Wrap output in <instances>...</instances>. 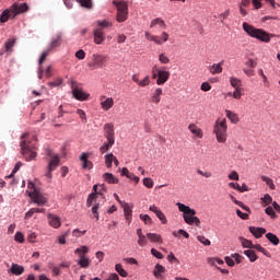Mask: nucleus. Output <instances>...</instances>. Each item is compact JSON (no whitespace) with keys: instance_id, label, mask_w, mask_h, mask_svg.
I'll use <instances>...</instances> for the list:
<instances>
[{"instance_id":"obj_24","label":"nucleus","mask_w":280,"mask_h":280,"mask_svg":"<svg viewBox=\"0 0 280 280\" xmlns=\"http://www.w3.org/2000/svg\"><path fill=\"white\" fill-rule=\"evenodd\" d=\"M188 130H190L191 135H195V137H197V139H202V137H205L202 129L197 127L196 124L188 125Z\"/></svg>"},{"instance_id":"obj_55","label":"nucleus","mask_w":280,"mask_h":280,"mask_svg":"<svg viewBox=\"0 0 280 280\" xmlns=\"http://www.w3.org/2000/svg\"><path fill=\"white\" fill-rule=\"evenodd\" d=\"M77 115H79L81 121H83V124H86L88 119H86V113L83 109H77Z\"/></svg>"},{"instance_id":"obj_61","label":"nucleus","mask_w":280,"mask_h":280,"mask_svg":"<svg viewBox=\"0 0 280 280\" xmlns=\"http://www.w3.org/2000/svg\"><path fill=\"white\" fill-rule=\"evenodd\" d=\"M261 201L265 203V205H272V197L268 194H266L262 198H261Z\"/></svg>"},{"instance_id":"obj_34","label":"nucleus","mask_w":280,"mask_h":280,"mask_svg":"<svg viewBox=\"0 0 280 280\" xmlns=\"http://www.w3.org/2000/svg\"><path fill=\"white\" fill-rule=\"evenodd\" d=\"M266 237L273 246H279L280 240L279 236H277V234H272L269 232L266 234Z\"/></svg>"},{"instance_id":"obj_27","label":"nucleus","mask_w":280,"mask_h":280,"mask_svg":"<svg viewBox=\"0 0 280 280\" xmlns=\"http://www.w3.org/2000/svg\"><path fill=\"white\" fill-rule=\"evenodd\" d=\"M48 222L50 226H52V229H60V218H58L57 215L49 213Z\"/></svg>"},{"instance_id":"obj_7","label":"nucleus","mask_w":280,"mask_h":280,"mask_svg":"<svg viewBox=\"0 0 280 280\" xmlns=\"http://www.w3.org/2000/svg\"><path fill=\"white\" fill-rule=\"evenodd\" d=\"M70 86L74 100H78L79 102H86V100H89L90 94L84 92V90L78 85V82L70 80Z\"/></svg>"},{"instance_id":"obj_57","label":"nucleus","mask_w":280,"mask_h":280,"mask_svg":"<svg viewBox=\"0 0 280 280\" xmlns=\"http://www.w3.org/2000/svg\"><path fill=\"white\" fill-rule=\"evenodd\" d=\"M245 67H248V69H255V67H257V61H255L254 59L249 58L245 62Z\"/></svg>"},{"instance_id":"obj_1","label":"nucleus","mask_w":280,"mask_h":280,"mask_svg":"<svg viewBox=\"0 0 280 280\" xmlns=\"http://www.w3.org/2000/svg\"><path fill=\"white\" fill-rule=\"evenodd\" d=\"M20 147L25 161H34V159L37 156L36 143L30 141V133L26 132L22 135Z\"/></svg>"},{"instance_id":"obj_50","label":"nucleus","mask_w":280,"mask_h":280,"mask_svg":"<svg viewBox=\"0 0 280 280\" xmlns=\"http://www.w3.org/2000/svg\"><path fill=\"white\" fill-rule=\"evenodd\" d=\"M159 61L161 65H170V57L162 52L159 55Z\"/></svg>"},{"instance_id":"obj_42","label":"nucleus","mask_w":280,"mask_h":280,"mask_svg":"<svg viewBox=\"0 0 280 280\" xmlns=\"http://www.w3.org/2000/svg\"><path fill=\"white\" fill-rule=\"evenodd\" d=\"M115 161V155L113 153L105 155V165L106 167L110 168L113 167V163Z\"/></svg>"},{"instance_id":"obj_14","label":"nucleus","mask_w":280,"mask_h":280,"mask_svg":"<svg viewBox=\"0 0 280 280\" xmlns=\"http://www.w3.org/2000/svg\"><path fill=\"white\" fill-rule=\"evenodd\" d=\"M100 101H101V108H103V110H110V108L115 106V100H113V97L106 98V96H101Z\"/></svg>"},{"instance_id":"obj_35","label":"nucleus","mask_w":280,"mask_h":280,"mask_svg":"<svg viewBox=\"0 0 280 280\" xmlns=\"http://www.w3.org/2000/svg\"><path fill=\"white\" fill-rule=\"evenodd\" d=\"M225 115L228 119H230L231 124H237L240 121V117L234 112L226 109Z\"/></svg>"},{"instance_id":"obj_18","label":"nucleus","mask_w":280,"mask_h":280,"mask_svg":"<svg viewBox=\"0 0 280 280\" xmlns=\"http://www.w3.org/2000/svg\"><path fill=\"white\" fill-rule=\"evenodd\" d=\"M61 43H62V35L57 34L51 38L49 45L47 46V49L51 51V49H56V47H60Z\"/></svg>"},{"instance_id":"obj_47","label":"nucleus","mask_w":280,"mask_h":280,"mask_svg":"<svg viewBox=\"0 0 280 280\" xmlns=\"http://www.w3.org/2000/svg\"><path fill=\"white\" fill-rule=\"evenodd\" d=\"M142 183H143L144 187H147V189H152V187H154V180L150 177L143 178Z\"/></svg>"},{"instance_id":"obj_11","label":"nucleus","mask_w":280,"mask_h":280,"mask_svg":"<svg viewBox=\"0 0 280 280\" xmlns=\"http://www.w3.org/2000/svg\"><path fill=\"white\" fill-rule=\"evenodd\" d=\"M93 191L94 192L90 194L88 197V200H86L88 207H91V205H93V201L97 200V198H102L104 200V194L100 191V185H94Z\"/></svg>"},{"instance_id":"obj_45","label":"nucleus","mask_w":280,"mask_h":280,"mask_svg":"<svg viewBox=\"0 0 280 280\" xmlns=\"http://www.w3.org/2000/svg\"><path fill=\"white\" fill-rule=\"evenodd\" d=\"M265 213H267V215H269L271 218V220H277V212H275V209L272 207H267L265 209Z\"/></svg>"},{"instance_id":"obj_32","label":"nucleus","mask_w":280,"mask_h":280,"mask_svg":"<svg viewBox=\"0 0 280 280\" xmlns=\"http://www.w3.org/2000/svg\"><path fill=\"white\" fill-rule=\"evenodd\" d=\"M147 237L149 241L153 242V243H158V244H163V238L161 237L160 234L156 233H148Z\"/></svg>"},{"instance_id":"obj_38","label":"nucleus","mask_w":280,"mask_h":280,"mask_svg":"<svg viewBox=\"0 0 280 280\" xmlns=\"http://www.w3.org/2000/svg\"><path fill=\"white\" fill-rule=\"evenodd\" d=\"M240 242H241L243 248H249V250H252V248L254 246L253 241L247 240V238L241 236L240 237Z\"/></svg>"},{"instance_id":"obj_62","label":"nucleus","mask_w":280,"mask_h":280,"mask_svg":"<svg viewBox=\"0 0 280 280\" xmlns=\"http://www.w3.org/2000/svg\"><path fill=\"white\" fill-rule=\"evenodd\" d=\"M98 209H100V203H96V205L92 208V213H93L95 220H100V213L97 212Z\"/></svg>"},{"instance_id":"obj_54","label":"nucleus","mask_w":280,"mask_h":280,"mask_svg":"<svg viewBox=\"0 0 280 280\" xmlns=\"http://www.w3.org/2000/svg\"><path fill=\"white\" fill-rule=\"evenodd\" d=\"M60 84H62V79L61 78H58L55 81L48 82V86L50 89H54L56 86H60Z\"/></svg>"},{"instance_id":"obj_33","label":"nucleus","mask_w":280,"mask_h":280,"mask_svg":"<svg viewBox=\"0 0 280 280\" xmlns=\"http://www.w3.org/2000/svg\"><path fill=\"white\" fill-rule=\"evenodd\" d=\"M244 255H246V257H248V259L252 264H255V261L259 259V257L253 249L244 250Z\"/></svg>"},{"instance_id":"obj_9","label":"nucleus","mask_w":280,"mask_h":280,"mask_svg":"<svg viewBox=\"0 0 280 280\" xmlns=\"http://www.w3.org/2000/svg\"><path fill=\"white\" fill-rule=\"evenodd\" d=\"M46 154L50 159L47 165V170H49V172L56 171V167L60 165V158L58 156V154H55L52 150H47Z\"/></svg>"},{"instance_id":"obj_40","label":"nucleus","mask_w":280,"mask_h":280,"mask_svg":"<svg viewBox=\"0 0 280 280\" xmlns=\"http://www.w3.org/2000/svg\"><path fill=\"white\" fill-rule=\"evenodd\" d=\"M254 250H258V253H262V255H265V257H271L270 253L267 252L266 248H264L260 244H256V245H253Z\"/></svg>"},{"instance_id":"obj_31","label":"nucleus","mask_w":280,"mask_h":280,"mask_svg":"<svg viewBox=\"0 0 280 280\" xmlns=\"http://www.w3.org/2000/svg\"><path fill=\"white\" fill-rule=\"evenodd\" d=\"M165 272V267L163 265H155V269L153 271V275L156 279H163V273Z\"/></svg>"},{"instance_id":"obj_5","label":"nucleus","mask_w":280,"mask_h":280,"mask_svg":"<svg viewBox=\"0 0 280 280\" xmlns=\"http://www.w3.org/2000/svg\"><path fill=\"white\" fill-rule=\"evenodd\" d=\"M113 3L117 8V23H125V21H128V2L124 0H113Z\"/></svg>"},{"instance_id":"obj_53","label":"nucleus","mask_w":280,"mask_h":280,"mask_svg":"<svg viewBox=\"0 0 280 280\" xmlns=\"http://www.w3.org/2000/svg\"><path fill=\"white\" fill-rule=\"evenodd\" d=\"M22 165H23V163L18 162V163L15 164V166H14L12 173H11L9 176H7L5 178H13V177H14V174H16V172H19V171L21 170Z\"/></svg>"},{"instance_id":"obj_20","label":"nucleus","mask_w":280,"mask_h":280,"mask_svg":"<svg viewBox=\"0 0 280 280\" xmlns=\"http://www.w3.org/2000/svg\"><path fill=\"white\" fill-rule=\"evenodd\" d=\"M249 233L256 237V240H259L264 235H266V229L265 228H256V226H249L248 228Z\"/></svg>"},{"instance_id":"obj_15","label":"nucleus","mask_w":280,"mask_h":280,"mask_svg":"<svg viewBox=\"0 0 280 280\" xmlns=\"http://www.w3.org/2000/svg\"><path fill=\"white\" fill-rule=\"evenodd\" d=\"M149 210H151L153 213H155L156 218L162 222V224H167V218L165 217V213L159 209L155 205L150 206Z\"/></svg>"},{"instance_id":"obj_41","label":"nucleus","mask_w":280,"mask_h":280,"mask_svg":"<svg viewBox=\"0 0 280 280\" xmlns=\"http://www.w3.org/2000/svg\"><path fill=\"white\" fill-rule=\"evenodd\" d=\"M81 8H86V10H91L93 8V0H77Z\"/></svg>"},{"instance_id":"obj_58","label":"nucleus","mask_w":280,"mask_h":280,"mask_svg":"<svg viewBox=\"0 0 280 280\" xmlns=\"http://www.w3.org/2000/svg\"><path fill=\"white\" fill-rule=\"evenodd\" d=\"M36 211H38V208H32L30 209L24 217V220H30V218H32L34 215V213H36Z\"/></svg>"},{"instance_id":"obj_36","label":"nucleus","mask_w":280,"mask_h":280,"mask_svg":"<svg viewBox=\"0 0 280 280\" xmlns=\"http://www.w3.org/2000/svg\"><path fill=\"white\" fill-rule=\"evenodd\" d=\"M112 145H115V142L112 140H107L106 142H104V144L100 148L101 154H105V152H108Z\"/></svg>"},{"instance_id":"obj_6","label":"nucleus","mask_w":280,"mask_h":280,"mask_svg":"<svg viewBox=\"0 0 280 280\" xmlns=\"http://www.w3.org/2000/svg\"><path fill=\"white\" fill-rule=\"evenodd\" d=\"M108 60H109L108 55L93 54L92 60L90 63H88V66L91 67L92 69H104Z\"/></svg>"},{"instance_id":"obj_39","label":"nucleus","mask_w":280,"mask_h":280,"mask_svg":"<svg viewBox=\"0 0 280 280\" xmlns=\"http://www.w3.org/2000/svg\"><path fill=\"white\" fill-rule=\"evenodd\" d=\"M261 180H262L264 183H266V185L269 187V189H271V190H275V189H276L275 182L272 180V178L262 175V176H261Z\"/></svg>"},{"instance_id":"obj_10","label":"nucleus","mask_w":280,"mask_h":280,"mask_svg":"<svg viewBox=\"0 0 280 280\" xmlns=\"http://www.w3.org/2000/svg\"><path fill=\"white\" fill-rule=\"evenodd\" d=\"M30 198H32L33 202L35 205H38V207H43V205H46L47 198L40 194L37 189H34L33 191L30 192Z\"/></svg>"},{"instance_id":"obj_59","label":"nucleus","mask_w":280,"mask_h":280,"mask_svg":"<svg viewBox=\"0 0 280 280\" xmlns=\"http://www.w3.org/2000/svg\"><path fill=\"white\" fill-rule=\"evenodd\" d=\"M140 220H142L144 224H152V218L148 214H140Z\"/></svg>"},{"instance_id":"obj_56","label":"nucleus","mask_w":280,"mask_h":280,"mask_svg":"<svg viewBox=\"0 0 280 280\" xmlns=\"http://www.w3.org/2000/svg\"><path fill=\"white\" fill-rule=\"evenodd\" d=\"M15 242L23 244L25 242V236L21 232H16L14 236Z\"/></svg>"},{"instance_id":"obj_29","label":"nucleus","mask_w":280,"mask_h":280,"mask_svg":"<svg viewBox=\"0 0 280 280\" xmlns=\"http://www.w3.org/2000/svg\"><path fill=\"white\" fill-rule=\"evenodd\" d=\"M159 26L160 30H165V27H167V25L165 24V21H163V19L161 18H155L151 21L150 27H155Z\"/></svg>"},{"instance_id":"obj_17","label":"nucleus","mask_w":280,"mask_h":280,"mask_svg":"<svg viewBox=\"0 0 280 280\" xmlns=\"http://www.w3.org/2000/svg\"><path fill=\"white\" fill-rule=\"evenodd\" d=\"M9 272L11 275H14L15 277H21V275H23V272H25V267L13 262L9 269Z\"/></svg>"},{"instance_id":"obj_44","label":"nucleus","mask_w":280,"mask_h":280,"mask_svg":"<svg viewBox=\"0 0 280 280\" xmlns=\"http://www.w3.org/2000/svg\"><path fill=\"white\" fill-rule=\"evenodd\" d=\"M115 270H116V272H118V275L120 277H128V272L125 270V268L121 266V264H117L115 266Z\"/></svg>"},{"instance_id":"obj_43","label":"nucleus","mask_w":280,"mask_h":280,"mask_svg":"<svg viewBox=\"0 0 280 280\" xmlns=\"http://www.w3.org/2000/svg\"><path fill=\"white\" fill-rule=\"evenodd\" d=\"M230 84L231 86H233V89L237 90L241 89L242 86V80H240L238 78H230Z\"/></svg>"},{"instance_id":"obj_23","label":"nucleus","mask_w":280,"mask_h":280,"mask_svg":"<svg viewBox=\"0 0 280 280\" xmlns=\"http://www.w3.org/2000/svg\"><path fill=\"white\" fill-rule=\"evenodd\" d=\"M161 95H163V89H155L154 92L151 94L152 104H161Z\"/></svg>"},{"instance_id":"obj_16","label":"nucleus","mask_w":280,"mask_h":280,"mask_svg":"<svg viewBox=\"0 0 280 280\" xmlns=\"http://www.w3.org/2000/svg\"><path fill=\"white\" fill-rule=\"evenodd\" d=\"M11 10H13V19L16 16V14H23V12H27V10H30V7L27 5V3H22V4H18L14 3L11 7Z\"/></svg>"},{"instance_id":"obj_48","label":"nucleus","mask_w":280,"mask_h":280,"mask_svg":"<svg viewBox=\"0 0 280 280\" xmlns=\"http://www.w3.org/2000/svg\"><path fill=\"white\" fill-rule=\"evenodd\" d=\"M74 253H75V255H79V257H80L81 255H86V253H89V247H86L85 245H83V246L77 248V249L74 250Z\"/></svg>"},{"instance_id":"obj_52","label":"nucleus","mask_w":280,"mask_h":280,"mask_svg":"<svg viewBox=\"0 0 280 280\" xmlns=\"http://www.w3.org/2000/svg\"><path fill=\"white\" fill-rule=\"evenodd\" d=\"M178 235H183V237H185L186 240H189V233H187V231H185V230H179L178 232H176V231L173 232L174 237H178Z\"/></svg>"},{"instance_id":"obj_12","label":"nucleus","mask_w":280,"mask_h":280,"mask_svg":"<svg viewBox=\"0 0 280 280\" xmlns=\"http://www.w3.org/2000/svg\"><path fill=\"white\" fill-rule=\"evenodd\" d=\"M104 137L107 141H114L115 142V127L113 124H105L104 125Z\"/></svg>"},{"instance_id":"obj_2","label":"nucleus","mask_w":280,"mask_h":280,"mask_svg":"<svg viewBox=\"0 0 280 280\" xmlns=\"http://www.w3.org/2000/svg\"><path fill=\"white\" fill-rule=\"evenodd\" d=\"M243 30L247 35L250 36V38H256L261 43H269L270 38L272 37V35H270V33L266 32L264 28H255V26L246 22L243 23Z\"/></svg>"},{"instance_id":"obj_19","label":"nucleus","mask_w":280,"mask_h":280,"mask_svg":"<svg viewBox=\"0 0 280 280\" xmlns=\"http://www.w3.org/2000/svg\"><path fill=\"white\" fill-rule=\"evenodd\" d=\"M93 36H94V43L95 45H102L104 43V31L102 28H95L93 31Z\"/></svg>"},{"instance_id":"obj_49","label":"nucleus","mask_w":280,"mask_h":280,"mask_svg":"<svg viewBox=\"0 0 280 280\" xmlns=\"http://www.w3.org/2000/svg\"><path fill=\"white\" fill-rule=\"evenodd\" d=\"M197 240H198V242H200V244H203V246H211V241H209V238H207L202 235H198Z\"/></svg>"},{"instance_id":"obj_30","label":"nucleus","mask_w":280,"mask_h":280,"mask_svg":"<svg viewBox=\"0 0 280 280\" xmlns=\"http://www.w3.org/2000/svg\"><path fill=\"white\" fill-rule=\"evenodd\" d=\"M78 265L80 268H89V266H91V259H89L86 255H81L79 257Z\"/></svg>"},{"instance_id":"obj_26","label":"nucleus","mask_w":280,"mask_h":280,"mask_svg":"<svg viewBox=\"0 0 280 280\" xmlns=\"http://www.w3.org/2000/svg\"><path fill=\"white\" fill-rule=\"evenodd\" d=\"M122 209H124V215L127 222H132V208H130V205L124 202L122 203Z\"/></svg>"},{"instance_id":"obj_3","label":"nucleus","mask_w":280,"mask_h":280,"mask_svg":"<svg viewBox=\"0 0 280 280\" xmlns=\"http://www.w3.org/2000/svg\"><path fill=\"white\" fill-rule=\"evenodd\" d=\"M178 211L183 213L184 221L186 224L190 226L195 224V226H200V219L196 217V210L191 209L189 206H185V203L177 202Z\"/></svg>"},{"instance_id":"obj_37","label":"nucleus","mask_w":280,"mask_h":280,"mask_svg":"<svg viewBox=\"0 0 280 280\" xmlns=\"http://www.w3.org/2000/svg\"><path fill=\"white\" fill-rule=\"evenodd\" d=\"M97 30H102L104 32V30L108 28V27H113V22H108L107 20H103V21H97Z\"/></svg>"},{"instance_id":"obj_64","label":"nucleus","mask_w":280,"mask_h":280,"mask_svg":"<svg viewBox=\"0 0 280 280\" xmlns=\"http://www.w3.org/2000/svg\"><path fill=\"white\" fill-rule=\"evenodd\" d=\"M138 244L143 247V246H148V238H145V235L144 236H140L138 238Z\"/></svg>"},{"instance_id":"obj_8","label":"nucleus","mask_w":280,"mask_h":280,"mask_svg":"<svg viewBox=\"0 0 280 280\" xmlns=\"http://www.w3.org/2000/svg\"><path fill=\"white\" fill-rule=\"evenodd\" d=\"M144 37L147 40L155 43V45H163V43H167V40H170V34H167V32H162L161 36L152 35L150 32H145Z\"/></svg>"},{"instance_id":"obj_46","label":"nucleus","mask_w":280,"mask_h":280,"mask_svg":"<svg viewBox=\"0 0 280 280\" xmlns=\"http://www.w3.org/2000/svg\"><path fill=\"white\" fill-rule=\"evenodd\" d=\"M15 43H16V39H8V40L5 42V44H4L5 51H7V52L12 51V48L14 47Z\"/></svg>"},{"instance_id":"obj_22","label":"nucleus","mask_w":280,"mask_h":280,"mask_svg":"<svg viewBox=\"0 0 280 280\" xmlns=\"http://www.w3.org/2000/svg\"><path fill=\"white\" fill-rule=\"evenodd\" d=\"M80 161L83 163V170H93V162L89 161V153H82L80 155Z\"/></svg>"},{"instance_id":"obj_28","label":"nucleus","mask_w":280,"mask_h":280,"mask_svg":"<svg viewBox=\"0 0 280 280\" xmlns=\"http://www.w3.org/2000/svg\"><path fill=\"white\" fill-rule=\"evenodd\" d=\"M103 179L109 185H117L119 183V178L115 177L112 173H105Z\"/></svg>"},{"instance_id":"obj_4","label":"nucleus","mask_w":280,"mask_h":280,"mask_svg":"<svg viewBox=\"0 0 280 280\" xmlns=\"http://www.w3.org/2000/svg\"><path fill=\"white\" fill-rule=\"evenodd\" d=\"M229 126L226 125V118L217 119L213 126V133L215 135L218 143H226L229 137Z\"/></svg>"},{"instance_id":"obj_51","label":"nucleus","mask_w":280,"mask_h":280,"mask_svg":"<svg viewBox=\"0 0 280 280\" xmlns=\"http://www.w3.org/2000/svg\"><path fill=\"white\" fill-rule=\"evenodd\" d=\"M49 49L46 48V50H44L39 57V67L43 65V62H45V60H47V57L49 56Z\"/></svg>"},{"instance_id":"obj_25","label":"nucleus","mask_w":280,"mask_h":280,"mask_svg":"<svg viewBox=\"0 0 280 280\" xmlns=\"http://www.w3.org/2000/svg\"><path fill=\"white\" fill-rule=\"evenodd\" d=\"M208 71L211 73V75H217L222 73L223 71L222 61L219 63H213L212 66H209Z\"/></svg>"},{"instance_id":"obj_60","label":"nucleus","mask_w":280,"mask_h":280,"mask_svg":"<svg viewBox=\"0 0 280 280\" xmlns=\"http://www.w3.org/2000/svg\"><path fill=\"white\" fill-rule=\"evenodd\" d=\"M150 85V77H144V79L138 82V86H149Z\"/></svg>"},{"instance_id":"obj_63","label":"nucleus","mask_w":280,"mask_h":280,"mask_svg":"<svg viewBox=\"0 0 280 280\" xmlns=\"http://www.w3.org/2000/svg\"><path fill=\"white\" fill-rule=\"evenodd\" d=\"M85 234H86V230L79 231L78 229H75V230L72 231L73 237H82V235H85Z\"/></svg>"},{"instance_id":"obj_13","label":"nucleus","mask_w":280,"mask_h":280,"mask_svg":"<svg viewBox=\"0 0 280 280\" xmlns=\"http://www.w3.org/2000/svg\"><path fill=\"white\" fill-rule=\"evenodd\" d=\"M156 73H158L156 84L159 86H163V84H165V82L170 80V71L156 69Z\"/></svg>"},{"instance_id":"obj_21","label":"nucleus","mask_w":280,"mask_h":280,"mask_svg":"<svg viewBox=\"0 0 280 280\" xmlns=\"http://www.w3.org/2000/svg\"><path fill=\"white\" fill-rule=\"evenodd\" d=\"M10 19H14V11L12 10V7L1 13L0 23H8Z\"/></svg>"}]
</instances>
